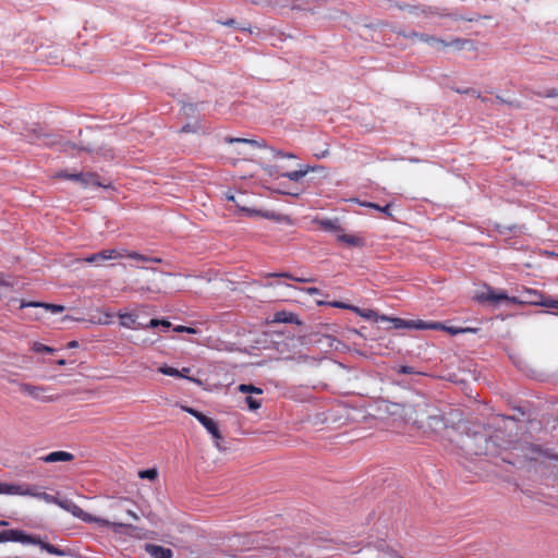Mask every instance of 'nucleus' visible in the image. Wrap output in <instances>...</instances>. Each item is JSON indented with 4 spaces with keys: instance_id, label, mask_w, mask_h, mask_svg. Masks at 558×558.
I'll list each match as a JSON object with an SVG mask.
<instances>
[{
    "instance_id": "1",
    "label": "nucleus",
    "mask_w": 558,
    "mask_h": 558,
    "mask_svg": "<svg viewBox=\"0 0 558 558\" xmlns=\"http://www.w3.org/2000/svg\"><path fill=\"white\" fill-rule=\"evenodd\" d=\"M5 542H20L22 544L38 545L41 549L56 556H65L68 553L50 543L44 542L40 537L32 534H26L21 530H4L0 532V543Z\"/></svg>"
},
{
    "instance_id": "2",
    "label": "nucleus",
    "mask_w": 558,
    "mask_h": 558,
    "mask_svg": "<svg viewBox=\"0 0 558 558\" xmlns=\"http://www.w3.org/2000/svg\"><path fill=\"white\" fill-rule=\"evenodd\" d=\"M427 408L428 404L426 402L417 404L388 402L386 405V411L390 415L399 416L404 422H411L416 427L422 428L424 425L423 420L418 415V412H422Z\"/></svg>"
},
{
    "instance_id": "3",
    "label": "nucleus",
    "mask_w": 558,
    "mask_h": 558,
    "mask_svg": "<svg viewBox=\"0 0 558 558\" xmlns=\"http://www.w3.org/2000/svg\"><path fill=\"white\" fill-rule=\"evenodd\" d=\"M56 505L59 506L61 509L70 512L73 517H75L86 523L94 522L101 526H110L114 531H117L118 527H123L126 525L124 523L111 522L109 520L97 518L90 513H87L80 506H77L74 501H72L70 499L58 498Z\"/></svg>"
},
{
    "instance_id": "4",
    "label": "nucleus",
    "mask_w": 558,
    "mask_h": 558,
    "mask_svg": "<svg viewBox=\"0 0 558 558\" xmlns=\"http://www.w3.org/2000/svg\"><path fill=\"white\" fill-rule=\"evenodd\" d=\"M0 494H17V495H27L38 499H41L48 504L57 502L58 497L47 494L45 492H39L35 486H21V485H7L0 484Z\"/></svg>"
},
{
    "instance_id": "5",
    "label": "nucleus",
    "mask_w": 558,
    "mask_h": 558,
    "mask_svg": "<svg viewBox=\"0 0 558 558\" xmlns=\"http://www.w3.org/2000/svg\"><path fill=\"white\" fill-rule=\"evenodd\" d=\"M510 302L513 304H531L558 308V301L546 298L544 294L533 289H525L522 293V299L512 296Z\"/></svg>"
},
{
    "instance_id": "6",
    "label": "nucleus",
    "mask_w": 558,
    "mask_h": 558,
    "mask_svg": "<svg viewBox=\"0 0 558 558\" xmlns=\"http://www.w3.org/2000/svg\"><path fill=\"white\" fill-rule=\"evenodd\" d=\"M54 177L58 179H65V180L80 182L82 184V186H84V187H86L88 185H95V186L108 189L111 186L110 183L101 182L100 177L94 172L69 173L66 171H60Z\"/></svg>"
},
{
    "instance_id": "7",
    "label": "nucleus",
    "mask_w": 558,
    "mask_h": 558,
    "mask_svg": "<svg viewBox=\"0 0 558 558\" xmlns=\"http://www.w3.org/2000/svg\"><path fill=\"white\" fill-rule=\"evenodd\" d=\"M519 453L518 457L522 458L525 461H543L545 459L549 460H558V456L549 452L548 450L543 449L542 447L534 444H525L517 449Z\"/></svg>"
},
{
    "instance_id": "8",
    "label": "nucleus",
    "mask_w": 558,
    "mask_h": 558,
    "mask_svg": "<svg viewBox=\"0 0 558 558\" xmlns=\"http://www.w3.org/2000/svg\"><path fill=\"white\" fill-rule=\"evenodd\" d=\"M380 322L391 324L389 328L403 329V328H415V329H442L444 326L439 323H424L422 320H405L398 317H388L386 315L380 316Z\"/></svg>"
},
{
    "instance_id": "9",
    "label": "nucleus",
    "mask_w": 558,
    "mask_h": 558,
    "mask_svg": "<svg viewBox=\"0 0 558 558\" xmlns=\"http://www.w3.org/2000/svg\"><path fill=\"white\" fill-rule=\"evenodd\" d=\"M182 410L193 415L206 428V430L215 438L216 447L220 449L219 440L222 439V435L217 423L213 418L206 416L193 408L182 407Z\"/></svg>"
},
{
    "instance_id": "10",
    "label": "nucleus",
    "mask_w": 558,
    "mask_h": 558,
    "mask_svg": "<svg viewBox=\"0 0 558 558\" xmlns=\"http://www.w3.org/2000/svg\"><path fill=\"white\" fill-rule=\"evenodd\" d=\"M414 36L418 37L420 40L437 48V49H445L446 47H454L456 49L458 50H461L463 49L466 44H469V40L466 39H460V38H457V39H453L452 41L450 43H446L445 40L440 39V38H437V37H434V36H428V35H425V34H414Z\"/></svg>"
},
{
    "instance_id": "11",
    "label": "nucleus",
    "mask_w": 558,
    "mask_h": 558,
    "mask_svg": "<svg viewBox=\"0 0 558 558\" xmlns=\"http://www.w3.org/2000/svg\"><path fill=\"white\" fill-rule=\"evenodd\" d=\"M20 391L24 395L32 397L35 400L50 402L56 400L52 396H47L46 392L49 390L48 387L45 386H35L27 383H21L19 385Z\"/></svg>"
},
{
    "instance_id": "12",
    "label": "nucleus",
    "mask_w": 558,
    "mask_h": 558,
    "mask_svg": "<svg viewBox=\"0 0 558 558\" xmlns=\"http://www.w3.org/2000/svg\"><path fill=\"white\" fill-rule=\"evenodd\" d=\"M122 257H123V253H121L118 250L112 248V250H102V251L92 254L83 259H77V262H85L88 264H98V263L106 262L109 259H117V258H122Z\"/></svg>"
},
{
    "instance_id": "13",
    "label": "nucleus",
    "mask_w": 558,
    "mask_h": 558,
    "mask_svg": "<svg viewBox=\"0 0 558 558\" xmlns=\"http://www.w3.org/2000/svg\"><path fill=\"white\" fill-rule=\"evenodd\" d=\"M330 305L332 307H337V308L350 310V311L354 312L355 314H357L359 316H361V317H363L365 319H372V320H375V322H380V316L381 315L377 314L373 310H363V308H360L357 306L350 305V304H347V303H343V302H339V301H333V302L330 303Z\"/></svg>"
},
{
    "instance_id": "14",
    "label": "nucleus",
    "mask_w": 558,
    "mask_h": 558,
    "mask_svg": "<svg viewBox=\"0 0 558 558\" xmlns=\"http://www.w3.org/2000/svg\"><path fill=\"white\" fill-rule=\"evenodd\" d=\"M120 325L129 329H147L146 324L137 323L138 315L135 313L119 312Z\"/></svg>"
},
{
    "instance_id": "15",
    "label": "nucleus",
    "mask_w": 558,
    "mask_h": 558,
    "mask_svg": "<svg viewBox=\"0 0 558 558\" xmlns=\"http://www.w3.org/2000/svg\"><path fill=\"white\" fill-rule=\"evenodd\" d=\"M38 460L45 463L71 462L74 460V454L68 451H52L46 456L39 457Z\"/></svg>"
},
{
    "instance_id": "16",
    "label": "nucleus",
    "mask_w": 558,
    "mask_h": 558,
    "mask_svg": "<svg viewBox=\"0 0 558 558\" xmlns=\"http://www.w3.org/2000/svg\"><path fill=\"white\" fill-rule=\"evenodd\" d=\"M337 240L350 247H364L365 239L359 234H347L344 229L337 234Z\"/></svg>"
},
{
    "instance_id": "17",
    "label": "nucleus",
    "mask_w": 558,
    "mask_h": 558,
    "mask_svg": "<svg viewBox=\"0 0 558 558\" xmlns=\"http://www.w3.org/2000/svg\"><path fill=\"white\" fill-rule=\"evenodd\" d=\"M145 551L153 558H172L173 551L170 548L156 545V544H145Z\"/></svg>"
},
{
    "instance_id": "18",
    "label": "nucleus",
    "mask_w": 558,
    "mask_h": 558,
    "mask_svg": "<svg viewBox=\"0 0 558 558\" xmlns=\"http://www.w3.org/2000/svg\"><path fill=\"white\" fill-rule=\"evenodd\" d=\"M20 307L21 308H25V307H43V308L48 310V311H50L52 313H62L64 311V306L63 305L51 304V303H44V302H34V301L27 302L25 300L21 301Z\"/></svg>"
},
{
    "instance_id": "19",
    "label": "nucleus",
    "mask_w": 558,
    "mask_h": 558,
    "mask_svg": "<svg viewBox=\"0 0 558 558\" xmlns=\"http://www.w3.org/2000/svg\"><path fill=\"white\" fill-rule=\"evenodd\" d=\"M478 301L480 302H493V303H498L500 301H509L510 302V296H508L505 292H495L493 290H489L487 293H482L481 295L477 296Z\"/></svg>"
},
{
    "instance_id": "20",
    "label": "nucleus",
    "mask_w": 558,
    "mask_h": 558,
    "mask_svg": "<svg viewBox=\"0 0 558 558\" xmlns=\"http://www.w3.org/2000/svg\"><path fill=\"white\" fill-rule=\"evenodd\" d=\"M318 225L323 230L333 232V233H336V235L341 233V231L343 230V228L340 225L339 219H337V218L319 220Z\"/></svg>"
},
{
    "instance_id": "21",
    "label": "nucleus",
    "mask_w": 558,
    "mask_h": 558,
    "mask_svg": "<svg viewBox=\"0 0 558 558\" xmlns=\"http://www.w3.org/2000/svg\"><path fill=\"white\" fill-rule=\"evenodd\" d=\"M123 253V257L141 260V262H150V263H161V258L159 257H148L146 255L140 254L137 252H129L126 250L120 251Z\"/></svg>"
},
{
    "instance_id": "22",
    "label": "nucleus",
    "mask_w": 558,
    "mask_h": 558,
    "mask_svg": "<svg viewBox=\"0 0 558 558\" xmlns=\"http://www.w3.org/2000/svg\"><path fill=\"white\" fill-rule=\"evenodd\" d=\"M275 323H288L292 324L298 322L296 316L293 313L281 311L274 315Z\"/></svg>"
},
{
    "instance_id": "23",
    "label": "nucleus",
    "mask_w": 558,
    "mask_h": 558,
    "mask_svg": "<svg viewBox=\"0 0 558 558\" xmlns=\"http://www.w3.org/2000/svg\"><path fill=\"white\" fill-rule=\"evenodd\" d=\"M360 204H361V206H364V207H367V208H374V209L385 214L387 218L392 219V214H391V210H390V208H391L390 204H387L385 206H380V205L372 203V202H362Z\"/></svg>"
},
{
    "instance_id": "24",
    "label": "nucleus",
    "mask_w": 558,
    "mask_h": 558,
    "mask_svg": "<svg viewBox=\"0 0 558 558\" xmlns=\"http://www.w3.org/2000/svg\"><path fill=\"white\" fill-rule=\"evenodd\" d=\"M310 170H312L310 167L300 168L299 170L283 173L282 177H286L289 180L296 182V181L301 180L302 178H304L310 172Z\"/></svg>"
},
{
    "instance_id": "25",
    "label": "nucleus",
    "mask_w": 558,
    "mask_h": 558,
    "mask_svg": "<svg viewBox=\"0 0 558 558\" xmlns=\"http://www.w3.org/2000/svg\"><path fill=\"white\" fill-rule=\"evenodd\" d=\"M427 425L432 429L436 430L437 427L444 425V417L439 414H428L427 415Z\"/></svg>"
},
{
    "instance_id": "26",
    "label": "nucleus",
    "mask_w": 558,
    "mask_h": 558,
    "mask_svg": "<svg viewBox=\"0 0 558 558\" xmlns=\"http://www.w3.org/2000/svg\"><path fill=\"white\" fill-rule=\"evenodd\" d=\"M138 477L142 480L155 481L158 477V470L156 468L142 470L138 472Z\"/></svg>"
},
{
    "instance_id": "27",
    "label": "nucleus",
    "mask_w": 558,
    "mask_h": 558,
    "mask_svg": "<svg viewBox=\"0 0 558 558\" xmlns=\"http://www.w3.org/2000/svg\"><path fill=\"white\" fill-rule=\"evenodd\" d=\"M159 326L163 327L165 329H168L171 327V323L167 319L153 318L146 324L147 328H157Z\"/></svg>"
},
{
    "instance_id": "28",
    "label": "nucleus",
    "mask_w": 558,
    "mask_h": 558,
    "mask_svg": "<svg viewBox=\"0 0 558 558\" xmlns=\"http://www.w3.org/2000/svg\"><path fill=\"white\" fill-rule=\"evenodd\" d=\"M239 391L243 392V393H255V395H262L263 393V390L258 387H255L254 385H251V384H241L239 387H238Z\"/></svg>"
},
{
    "instance_id": "29",
    "label": "nucleus",
    "mask_w": 558,
    "mask_h": 558,
    "mask_svg": "<svg viewBox=\"0 0 558 558\" xmlns=\"http://www.w3.org/2000/svg\"><path fill=\"white\" fill-rule=\"evenodd\" d=\"M36 353H53L54 349L40 342H33L32 348Z\"/></svg>"
},
{
    "instance_id": "30",
    "label": "nucleus",
    "mask_w": 558,
    "mask_h": 558,
    "mask_svg": "<svg viewBox=\"0 0 558 558\" xmlns=\"http://www.w3.org/2000/svg\"><path fill=\"white\" fill-rule=\"evenodd\" d=\"M228 143H244V144H248L253 147H262L263 145L259 144L257 141L255 140H248V138H241V137H229L226 140Z\"/></svg>"
},
{
    "instance_id": "31",
    "label": "nucleus",
    "mask_w": 558,
    "mask_h": 558,
    "mask_svg": "<svg viewBox=\"0 0 558 558\" xmlns=\"http://www.w3.org/2000/svg\"><path fill=\"white\" fill-rule=\"evenodd\" d=\"M533 94L537 97L555 98V97H558V89L549 88V89H546L545 92H533Z\"/></svg>"
},
{
    "instance_id": "32",
    "label": "nucleus",
    "mask_w": 558,
    "mask_h": 558,
    "mask_svg": "<svg viewBox=\"0 0 558 558\" xmlns=\"http://www.w3.org/2000/svg\"><path fill=\"white\" fill-rule=\"evenodd\" d=\"M158 371L161 374L167 375V376H172V377L182 376L179 369L171 367V366H161V367H159Z\"/></svg>"
},
{
    "instance_id": "33",
    "label": "nucleus",
    "mask_w": 558,
    "mask_h": 558,
    "mask_svg": "<svg viewBox=\"0 0 558 558\" xmlns=\"http://www.w3.org/2000/svg\"><path fill=\"white\" fill-rule=\"evenodd\" d=\"M246 404L250 410L255 411L262 407V402L258 399L253 398L252 396L246 397Z\"/></svg>"
},
{
    "instance_id": "34",
    "label": "nucleus",
    "mask_w": 558,
    "mask_h": 558,
    "mask_svg": "<svg viewBox=\"0 0 558 558\" xmlns=\"http://www.w3.org/2000/svg\"><path fill=\"white\" fill-rule=\"evenodd\" d=\"M270 276H272V277H284V278H289V279L298 281V282H312V281H314V279H303V278L293 277V276H291L288 272L271 274Z\"/></svg>"
},
{
    "instance_id": "35",
    "label": "nucleus",
    "mask_w": 558,
    "mask_h": 558,
    "mask_svg": "<svg viewBox=\"0 0 558 558\" xmlns=\"http://www.w3.org/2000/svg\"><path fill=\"white\" fill-rule=\"evenodd\" d=\"M496 100H497V101H499V102H501V104H506V105H508V106L514 107V108H517V109L522 108L521 102H519V101H513V100H507V99H504V98H502L501 96H499V95H497V96H496Z\"/></svg>"
},
{
    "instance_id": "36",
    "label": "nucleus",
    "mask_w": 558,
    "mask_h": 558,
    "mask_svg": "<svg viewBox=\"0 0 558 558\" xmlns=\"http://www.w3.org/2000/svg\"><path fill=\"white\" fill-rule=\"evenodd\" d=\"M462 446L475 454H481L483 452V448L476 445L473 446L472 444L463 442Z\"/></svg>"
},
{
    "instance_id": "37",
    "label": "nucleus",
    "mask_w": 558,
    "mask_h": 558,
    "mask_svg": "<svg viewBox=\"0 0 558 558\" xmlns=\"http://www.w3.org/2000/svg\"><path fill=\"white\" fill-rule=\"evenodd\" d=\"M228 199H229V201L234 202V203H235V205H236L241 210L246 211V213H248L250 215L257 214V211H256V210H251V209H247V208H245V207H241V206H240V204H239V202H236L235 196H233V195L228 196Z\"/></svg>"
},
{
    "instance_id": "38",
    "label": "nucleus",
    "mask_w": 558,
    "mask_h": 558,
    "mask_svg": "<svg viewBox=\"0 0 558 558\" xmlns=\"http://www.w3.org/2000/svg\"><path fill=\"white\" fill-rule=\"evenodd\" d=\"M113 315L111 313H104V317L99 318V323L104 325H109L112 322Z\"/></svg>"
},
{
    "instance_id": "39",
    "label": "nucleus",
    "mask_w": 558,
    "mask_h": 558,
    "mask_svg": "<svg viewBox=\"0 0 558 558\" xmlns=\"http://www.w3.org/2000/svg\"><path fill=\"white\" fill-rule=\"evenodd\" d=\"M399 374H416V372L411 366L402 365L398 369Z\"/></svg>"
},
{
    "instance_id": "40",
    "label": "nucleus",
    "mask_w": 558,
    "mask_h": 558,
    "mask_svg": "<svg viewBox=\"0 0 558 558\" xmlns=\"http://www.w3.org/2000/svg\"><path fill=\"white\" fill-rule=\"evenodd\" d=\"M456 92H457V93H459V94H469V95H472V96H476V93H477L478 90H476V89H474V88H465V89H459V88H457V89H456Z\"/></svg>"
},
{
    "instance_id": "41",
    "label": "nucleus",
    "mask_w": 558,
    "mask_h": 558,
    "mask_svg": "<svg viewBox=\"0 0 558 558\" xmlns=\"http://www.w3.org/2000/svg\"><path fill=\"white\" fill-rule=\"evenodd\" d=\"M276 156L277 157H281V158H295V155L291 154V153H283L281 150H278L276 153Z\"/></svg>"
},
{
    "instance_id": "42",
    "label": "nucleus",
    "mask_w": 558,
    "mask_h": 558,
    "mask_svg": "<svg viewBox=\"0 0 558 558\" xmlns=\"http://www.w3.org/2000/svg\"><path fill=\"white\" fill-rule=\"evenodd\" d=\"M452 335H457V333H460V332H466V331H473V329H470V328H465V329H453V328H449L448 329Z\"/></svg>"
},
{
    "instance_id": "43",
    "label": "nucleus",
    "mask_w": 558,
    "mask_h": 558,
    "mask_svg": "<svg viewBox=\"0 0 558 558\" xmlns=\"http://www.w3.org/2000/svg\"><path fill=\"white\" fill-rule=\"evenodd\" d=\"M222 25H226V26H232V27H236V21L233 20V19H229L225 22H221Z\"/></svg>"
},
{
    "instance_id": "44",
    "label": "nucleus",
    "mask_w": 558,
    "mask_h": 558,
    "mask_svg": "<svg viewBox=\"0 0 558 558\" xmlns=\"http://www.w3.org/2000/svg\"><path fill=\"white\" fill-rule=\"evenodd\" d=\"M306 292L308 294H318L319 293V289L318 288H315V287H311V288H307L306 289Z\"/></svg>"
},
{
    "instance_id": "45",
    "label": "nucleus",
    "mask_w": 558,
    "mask_h": 558,
    "mask_svg": "<svg viewBox=\"0 0 558 558\" xmlns=\"http://www.w3.org/2000/svg\"><path fill=\"white\" fill-rule=\"evenodd\" d=\"M185 328H186V326L178 325V326L173 327V331H175V332H185Z\"/></svg>"
},
{
    "instance_id": "46",
    "label": "nucleus",
    "mask_w": 558,
    "mask_h": 558,
    "mask_svg": "<svg viewBox=\"0 0 558 558\" xmlns=\"http://www.w3.org/2000/svg\"><path fill=\"white\" fill-rule=\"evenodd\" d=\"M126 514L129 517H131L133 520H136V521L138 520V515L134 511H132L130 509L126 510Z\"/></svg>"
},
{
    "instance_id": "47",
    "label": "nucleus",
    "mask_w": 558,
    "mask_h": 558,
    "mask_svg": "<svg viewBox=\"0 0 558 558\" xmlns=\"http://www.w3.org/2000/svg\"><path fill=\"white\" fill-rule=\"evenodd\" d=\"M328 155H329V150H328V149H325V150L320 151V154H315V157H317V158H324V157H326V156H328Z\"/></svg>"
},
{
    "instance_id": "48",
    "label": "nucleus",
    "mask_w": 558,
    "mask_h": 558,
    "mask_svg": "<svg viewBox=\"0 0 558 558\" xmlns=\"http://www.w3.org/2000/svg\"><path fill=\"white\" fill-rule=\"evenodd\" d=\"M475 97L480 99L482 102H487L488 100L486 97H483L480 92L476 93Z\"/></svg>"
},
{
    "instance_id": "49",
    "label": "nucleus",
    "mask_w": 558,
    "mask_h": 558,
    "mask_svg": "<svg viewBox=\"0 0 558 558\" xmlns=\"http://www.w3.org/2000/svg\"><path fill=\"white\" fill-rule=\"evenodd\" d=\"M473 436L476 439L478 438L480 440H486V437L483 434L474 433Z\"/></svg>"
},
{
    "instance_id": "50",
    "label": "nucleus",
    "mask_w": 558,
    "mask_h": 558,
    "mask_svg": "<svg viewBox=\"0 0 558 558\" xmlns=\"http://www.w3.org/2000/svg\"><path fill=\"white\" fill-rule=\"evenodd\" d=\"M77 347H78V342H77V341H75V340L70 341V342L68 343V348H77Z\"/></svg>"
},
{
    "instance_id": "51",
    "label": "nucleus",
    "mask_w": 558,
    "mask_h": 558,
    "mask_svg": "<svg viewBox=\"0 0 558 558\" xmlns=\"http://www.w3.org/2000/svg\"><path fill=\"white\" fill-rule=\"evenodd\" d=\"M185 332H187V333H196L197 331H196V329H195V328L186 327V328H185Z\"/></svg>"
},
{
    "instance_id": "52",
    "label": "nucleus",
    "mask_w": 558,
    "mask_h": 558,
    "mask_svg": "<svg viewBox=\"0 0 558 558\" xmlns=\"http://www.w3.org/2000/svg\"><path fill=\"white\" fill-rule=\"evenodd\" d=\"M57 364H58L59 366H63V365H65V364H66V362H65V360L61 359V360H58V361H57Z\"/></svg>"
},
{
    "instance_id": "53",
    "label": "nucleus",
    "mask_w": 558,
    "mask_h": 558,
    "mask_svg": "<svg viewBox=\"0 0 558 558\" xmlns=\"http://www.w3.org/2000/svg\"><path fill=\"white\" fill-rule=\"evenodd\" d=\"M241 31H247V32H251V28L250 27H240Z\"/></svg>"
},
{
    "instance_id": "54",
    "label": "nucleus",
    "mask_w": 558,
    "mask_h": 558,
    "mask_svg": "<svg viewBox=\"0 0 558 558\" xmlns=\"http://www.w3.org/2000/svg\"><path fill=\"white\" fill-rule=\"evenodd\" d=\"M0 525H8L7 521H0Z\"/></svg>"
},
{
    "instance_id": "55",
    "label": "nucleus",
    "mask_w": 558,
    "mask_h": 558,
    "mask_svg": "<svg viewBox=\"0 0 558 558\" xmlns=\"http://www.w3.org/2000/svg\"><path fill=\"white\" fill-rule=\"evenodd\" d=\"M547 254H548V255H550V256H558V255H557L556 253H554V252H550V253H547Z\"/></svg>"
},
{
    "instance_id": "56",
    "label": "nucleus",
    "mask_w": 558,
    "mask_h": 558,
    "mask_svg": "<svg viewBox=\"0 0 558 558\" xmlns=\"http://www.w3.org/2000/svg\"><path fill=\"white\" fill-rule=\"evenodd\" d=\"M250 1H251L252 3H254V4H257V3H258V1H257V0H250Z\"/></svg>"
},
{
    "instance_id": "57",
    "label": "nucleus",
    "mask_w": 558,
    "mask_h": 558,
    "mask_svg": "<svg viewBox=\"0 0 558 558\" xmlns=\"http://www.w3.org/2000/svg\"><path fill=\"white\" fill-rule=\"evenodd\" d=\"M183 372L189 373L190 369L189 368H183Z\"/></svg>"
},
{
    "instance_id": "58",
    "label": "nucleus",
    "mask_w": 558,
    "mask_h": 558,
    "mask_svg": "<svg viewBox=\"0 0 558 558\" xmlns=\"http://www.w3.org/2000/svg\"><path fill=\"white\" fill-rule=\"evenodd\" d=\"M390 558H402V557H399V556H393V557H390Z\"/></svg>"
},
{
    "instance_id": "59",
    "label": "nucleus",
    "mask_w": 558,
    "mask_h": 558,
    "mask_svg": "<svg viewBox=\"0 0 558 558\" xmlns=\"http://www.w3.org/2000/svg\"><path fill=\"white\" fill-rule=\"evenodd\" d=\"M557 77H558V74H557Z\"/></svg>"
}]
</instances>
